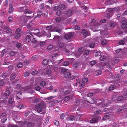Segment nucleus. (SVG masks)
Here are the masks:
<instances>
[{
  "label": "nucleus",
  "instance_id": "nucleus-1",
  "mask_svg": "<svg viewBox=\"0 0 127 127\" xmlns=\"http://www.w3.org/2000/svg\"><path fill=\"white\" fill-rule=\"evenodd\" d=\"M17 89H21L22 92L26 93H30L31 91L32 87L31 86L23 87H21L20 85H17L15 87Z\"/></svg>",
  "mask_w": 127,
  "mask_h": 127
},
{
  "label": "nucleus",
  "instance_id": "nucleus-2",
  "mask_svg": "<svg viewBox=\"0 0 127 127\" xmlns=\"http://www.w3.org/2000/svg\"><path fill=\"white\" fill-rule=\"evenodd\" d=\"M37 112L40 113L42 111L43 108V104L42 103H40L36 105L35 106Z\"/></svg>",
  "mask_w": 127,
  "mask_h": 127
},
{
  "label": "nucleus",
  "instance_id": "nucleus-3",
  "mask_svg": "<svg viewBox=\"0 0 127 127\" xmlns=\"http://www.w3.org/2000/svg\"><path fill=\"white\" fill-rule=\"evenodd\" d=\"M107 100H105L104 102H101L98 103V105L100 108H104L107 107L108 105L109 104L104 103L106 102V101Z\"/></svg>",
  "mask_w": 127,
  "mask_h": 127
},
{
  "label": "nucleus",
  "instance_id": "nucleus-4",
  "mask_svg": "<svg viewBox=\"0 0 127 127\" xmlns=\"http://www.w3.org/2000/svg\"><path fill=\"white\" fill-rule=\"evenodd\" d=\"M74 33L72 32H68L66 33L64 36V38L67 39H69L72 37Z\"/></svg>",
  "mask_w": 127,
  "mask_h": 127
},
{
  "label": "nucleus",
  "instance_id": "nucleus-5",
  "mask_svg": "<svg viewBox=\"0 0 127 127\" xmlns=\"http://www.w3.org/2000/svg\"><path fill=\"white\" fill-rule=\"evenodd\" d=\"M122 25L121 27L123 29H125L127 27V20H123L122 22Z\"/></svg>",
  "mask_w": 127,
  "mask_h": 127
},
{
  "label": "nucleus",
  "instance_id": "nucleus-6",
  "mask_svg": "<svg viewBox=\"0 0 127 127\" xmlns=\"http://www.w3.org/2000/svg\"><path fill=\"white\" fill-rule=\"evenodd\" d=\"M27 32L29 34H30L32 36V37H33V39L31 40L32 42V43L36 42L37 41V40L36 39L33 37V36L32 34V33H31L29 31L28 32V31H27Z\"/></svg>",
  "mask_w": 127,
  "mask_h": 127
},
{
  "label": "nucleus",
  "instance_id": "nucleus-7",
  "mask_svg": "<svg viewBox=\"0 0 127 127\" xmlns=\"http://www.w3.org/2000/svg\"><path fill=\"white\" fill-rule=\"evenodd\" d=\"M81 33H82L84 36L85 37L87 36L88 35V32L87 31L85 30H81Z\"/></svg>",
  "mask_w": 127,
  "mask_h": 127
},
{
  "label": "nucleus",
  "instance_id": "nucleus-8",
  "mask_svg": "<svg viewBox=\"0 0 127 127\" xmlns=\"http://www.w3.org/2000/svg\"><path fill=\"white\" fill-rule=\"evenodd\" d=\"M8 98V97H6L4 98L2 100H1V98H0V104L1 103H5L7 101Z\"/></svg>",
  "mask_w": 127,
  "mask_h": 127
},
{
  "label": "nucleus",
  "instance_id": "nucleus-9",
  "mask_svg": "<svg viewBox=\"0 0 127 127\" xmlns=\"http://www.w3.org/2000/svg\"><path fill=\"white\" fill-rule=\"evenodd\" d=\"M31 36L30 35H27L25 38V40L26 42H28L31 40Z\"/></svg>",
  "mask_w": 127,
  "mask_h": 127
},
{
  "label": "nucleus",
  "instance_id": "nucleus-10",
  "mask_svg": "<svg viewBox=\"0 0 127 127\" xmlns=\"http://www.w3.org/2000/svg\"><path fill=\"white\" fill-rule=\"evenodd\" d=\"M123 99V96H119L117 98V99L116 100H115V102L116 103L118 102V101H120L122 100Z\"/></svg>",
  "mask_w": 127,
  "mask_h": 127
},
{
  "label": "nucleus",
  "instance_id": "nucleus-11",
  "mask_svg": "<svg viewBox=\"0 0 127 127\" xmlns=\"http://www.w3.org/2000/svg\"><path fill=\"white\" fill-rule=\"evenodd\" d=\"M98 122V120L97 118H93L90 120V123L92 124L94 123H97Z\"/></svg>",
  "mask_w": 127,
  "mask_h": 127
},
{
  "label": "nucleus",
  "instance_id": "nucleus-12",
  "mask_svg": "<svg viewBox=\"0 0 127 127\" xmlns=\"http://www.w3.org/2000/svg\"><path fill=\"white\" fill-rule=\"evenodd\" d=\"M102 72L101 70H96L94 74L95 75L97 76L100 75Z\"/></svg>",
  "mask_w": 127,
  "mask_h": 127
},
{
  "label": "nucleus",
  "instance_id": "nucleus-13",
  "mask_svg": "<svg viewBox=\"0 0 127 127\" xmlns=\"http://www.w3.org/2000/svg\"><path fill=\"white\" fill-rule=\"evenodd\" d=\"M76 81H77V83H75L73 84V85L74 88H75L77 87V84H79L80 82L81 81V79L79 78H78V79H76Z\"/></svg>",
  "mask_w": 127,
  "mask_h": 127
},
{
  "label": "nucleus",
  "instance_id": "nucleus-14",
  "mask_svg": "<svg viewBox=\"0 0 127 127\" xmlns=\"http://www.w3.org/2000/svg\"><path fill=\"white\" fill-rule=\"evenodd\" d=\"M14 8L12 5L10 4L9 6L8 12L9 13H11L13 11Z\"/></svg>",
  "mask_w": 127,
  "mask_h": 127
},
{
  "label": "nucleus",
  "instance_id": "nucleus-15",
  "mask_svg": "<svg viewBox=\"0 0 127 127\" xmlns=\"http://www.w3.org/2000/svg\"><path fill=\"white\" fill-rule=\"evenodd\" d=\"M22 93V92H21V91L18 92L16 95L17 98L19 99L20 98Z\"/></svg>",
  "mask_w": 127,
  "mask_h": 127
},
{
  "label": "nucleus",
  "instance_id": "nucleus-16",
  "mask_svg": "<svg viewBox=\"0 0 127 127\" xmlns=\"http://www.w3.org/2000/svg\"><path fill=\"white\" fill-rule=\"evenodd\" d=\"M67 14L68 17L71 16L72 14V11L71 10H69L67 12Z\"/></svg>",
  "mask_w": 127,
  "mask_h": 127
},
{
  "label": "nucleus",
  "instance_id": "nucleus-17",
  "mask_svg": "<svg viewBox=\"0 0 127 127\" xmlns=\"http://www.w3.org/2000/svg\"><path fill=\"white\" fill-rule=\"evenodd\" d=\"M107 41L105 39H104L101 42V44L102 45H105L107 44Z\"/></svg>",
  "mask_w": 127,
  "mask_h": 127
},
{
  "label": "nucleus",
  "instance_id": "nucleus-18",
  "mask_svg": "<svg viewBox=\"0 0 127 127\" xmlns=\"http://www.w3.org/2000/svg\"><path fill=\"white\" fill-rule=\"evenodd\" d=\"M34 98V96L32 97L27 98V99H28L29 101L33 103Z\"/></svg>",
  "mask_w": 127,
  "mask_h": 127
},
{
  "label": "nucleus",
  "instance_id": "nucleus-19",
  "mask_svg": "<svg viewBox=\"0 0 127 127\" xmlns=\"http://www.w3.org/2000/svg\"><path fill=\"white\" fill-rule=\"evenodd\" d=\"M33 21L32 20L27 25L26 27L28 28H29L31 27L32 25Z\"/></svg>",
  "mask_w": 127,
  "mask_h": 127
},
{
  "label": "nucleus",
  "instance_id": "nucleus-20",
  "mask_svg": "<svg viewBox=\"0 0 127 127\" xmlns=\"http://www.w3.org/2000/svg\"><path fill=\"white\" fill-rule=\"evenodd\" d=\"M17 52V51H12L9 53L10 56H14V55H16Z\"/></svg>",
  "mask_w": 127,
  "mask_h": 127
},
{
  "label": "nucleus",
  "instance_id": "nucleus-21",
  "mask_svg": "<svg viewBox=\"0 0 127 127\" xmlns=\"http://www.w3.org/2000/svg\"><path fill=\"white\" fill-rule=\"evenodd\" d=\"M103 112L102 110H97L95 111V114L96 115L100 114L101 113Z\"/></svg>",
  "mask_w": 127,
  "mask_h": 127
},
{
  "label": "nucleus",
  "instance_id": "nucleus-22",
  "mask_svg": "<svg viewBox=\"0 0 127 127\" xmlns=\"http://www.w3.org/2000/svg\"><path fill=\"white\" fill-rule=\"evenodd\" d=\"M15 73H12L10 77L11 80H13L16 77Z\"/></svg>",
  "mask_w": 127,
  "mask_h": 127
},
{
  "label": "nucleus",
  "instance_id": "nucleus-23",
  "mask_svg": "<svg viewBox=\"0 0 127 127\" xmlns=\"http://www.w3.org/2000/svg\"><path fill=\"white\" fill-rule=\"evenodd\" d=\"M21 34L20 33H16V34L15 36V38L16 39L19 38L21 36Z\"/></svg>",
  "mask_w": 127,
  "mask_h": 127
},
{
  "label": "nucleus",
  "instance_id": "nucleus-24",
  "mask_svg": "<svg viewBox=\"0 0 127 127\" xmlns=\"http://www.w3.org/2000/svg\"><path fill=\"white\" fill-rule=\"evenodd\" d=\"M42 11H38L37 12V17L38 18L40 17L42 14Z\"/></svg>",
  "mask_w": 127,
  "mask_h": 127
},
{
  "label": "nucleus",
  "instance_id": "nucleus-25",
  "mask_svg": "<svg viewBox=\"0 0 127 127\" xmlns=\"http://www.w3.org/2000/svg\"><path fill=\"white\" fill-rule=\"evenodd\" d=\"M75 118L74 116H71L67 118V119L69 121H73L74 120Z\"/></svg>",
  "mask_w": 127,
  "mask_h": 127
},
{
  "label": "nucleus",
  "instance_id": "nucleus-26",
  "mask_svg": "<svg viewBox=\"0 0 127 127\" xmlns=\"http://www.w3.org/2000/svg\"><path fill=\"white\" fill-rule=\"evenodd\" d=\"M113 110V109L111 108H105L103 109V111L105 112H108V111H109L110 110L111 111Z\"/></svg>",
  "mask_w": 127,
  "mask_h": 127
},
{
  "label": "nucleus",
  "instance_id": "nucleus-27",
  "mask_svg": "<svg viewBox=\"0 0 127 127\" xmlns=\"http://www.w3.org/2000/svg\"><path fill=\"white\" fill-rule=\"evenodd\" d=\"M70 98V96H66L64 97V101H66L69 100Z\"/></svg>",
  "mask_w": 127,
  "mask_h": 127
},
{
  "label": "nucleus",
  "instance_id": "nucleus-28",
  "mask_svg": "<svg viewBox=\"0 0 127 127\" xmlns=\"http://www.w3.org/2000/svg\"><path fill=\"white\" fill-rule=\"evenodd\" d=\"M65 77L66 78H68L70 77L71 76V74L69 72H67L65 74Z\"/></svg>",
  "mask_w": 127,
  "mask_h": 127
},
{
  "label": "nucleus",
  "instance_id": "nucleus-29",
  "mask_svg": "<svg viewBox=\"0 0 127 127\" xmlns=\"http://www.w3.org/2000/svg\"><path fill=\"white\" fill-rule=\"evenodd\" d=\"M98 65L99 68H103L104 67V64L102 63H99L98 64Z\"/></svg>",
  "mask_w": 127,
  "mask_h": 127
},
{
  "label": "nucleus",
  "instance_id": "nucleus-30",
  "mask_svg": "<svg viewBox=\"0 0 127 127\" xmlns=\"http://www.w3.org/2000/svg\"><path fill=\"white\" fill-rule=\"evenodd\" d=\"M13 99L12 97H10L8 100L9 103L11 104L13 103Z\"/></svg>",
  "mask_w": 127,
  "mask_h": 127
},
{
  "label": "nucleus",
  "instance_id": "nucleus-31",
  "mask_svg": "<svg viewBox=\"0 0 127 127\" xmlns=\"http://www.w3.org/2000/svg\"><path fill=\"white\" fill-rule=\"evenodd\" d=\"M68 69L63 68H62L61 69V71L62 73H63L67 71Z\"/></svg>",
  "mask_w": 127,
  "mask_h": 127
},
{
  "label": "nucleus",
  "instance_id": "nucleus-32",
  "mask_svg": "<svg viewBox=\"0 0 127 127\" xmlns=\"http://www.w3.org/2000/svg\"><path fill=\"white\" fill-rule=\"evenodd\" d=\"M10 94V92L8 90L6 91L4 93V95L6 96L9 95Z\"/></svg>",
  "mask_w": 127,
  "mask_h": 127
},
{
  "label": "nucleus",
  "instance_id": "nucleus-33",
  "mask_svg": "<svg viewBox=\"0 0 127 127\" xmlns=\"http://www.w3.org/2000/svg\"><path fill=\"white\" fill-rule=\"evenodd\" d=\"M80 102L79 99H77L74 102V104L76 106H77L79 104Z\"/></svg>",
  "mask_w": 127,
  "mask_h": 127
},
{
  "label": "nucleus",
  "instance_id": "nucleus-34",
  "mask_svg": "<svg viewBox=\"0 0 127 127\" xmlns=\"http://www.w3.org/2000/svg\"><path fill=\"white\" fill-rule=\"evenodd\" d=\"M9 74L6 73H4L2 75V77L3 78H5L7 76H9Z\"/></svg>",
  "mask_w": 127,
  "mask_h": 127
},
{
  "label": "nucleus",
  "instance_id": "nucleus-35",
  "mask_svg": "<svg viewBox=\"0 0 127 127\" xmlns=\"http://www.w3.org/2000/svg\"><path fill=\"white\" fill-rule=\"evenodd\" d=\"M6 32L7 33L10 34L12 33V30L11 29H8L6 31Z\"/></svg>",
  "mask_w": 127,
  "mask_h": 127
},
{
  "label": "nucleus",
  "instance_id": "nucleus-36",
  "mask_svg": "<svg viewBox=\"0 0 127 127\" xmlns=\"http://www.w3.org/2000/svg\"><path fill=\"white\" fill-rule=\"evenodd\" d=\"M65 7L64 5L63 4H61L59 6V8L60 9L63 10L64 8Z\"/></svg>",
  "mask_w": 127,
  "mask_h": 127
},
{
  "label": "nucleus",
  "instance_id": "nucleus-37",
  "mask_svg": "<svg viewBox=\"0 0 127 127\" xmlns=\"http://www.w3.org/2000/svg\"><path fill=\"white\" fill-rule=\"evenodd\" d=\"M95 45V44L94 43H92L89 44V47L91 48H93L94 47Z\"/></svg>",
  "mask_w": 127,
  "mask_h": 127
},
{
  "label": "nucleus",
  "instance_id": "nucleus-38",
  "mask_svg": "<svg viewBox=\"0 0 127 127\" xmlns=\"http://www.w3.org/2000/svg\"><path fill=\"white\" fill-rule=\"evenodd\" d=\"M48 63V61L47 60H44L43 61V64L44 65H47Z\"/></svg>",
  "mask_w": 127,
  "mask_h": 127
},
{
  "label": "nucleus",
  "instance_id": "nucleus-39",
  "mask_svg": "<svg viewBox=\"0 0 127 127\" xmlns=\"http://www.w3.org/2000/svg\"><path fill=\"white\" fill-rule=\"evenodd\" d=\"M48 13L47 12L44 13L42 14V16L43 17L45 18H46L48 16Z\"/></svg>",
  "mask_w": 127,
  "mask_h": 127
},
{
  "label": "nucleus",
  "instance_id": "nucleus-40",
  "mask_svg": "<svg viewBox=\"0 0 127 127\" xmlns=\"http://www.w3.org/2000/svg\"><path fill=\"white\" fill-rule=\"evenodd\" d=\"M69 64V62L67 61L64 62L63 64V65L64 66H67Z\"/></svg>",
  "mask_w": 127,
  "mask_h": 127
},
{
  "label": "nucleus",
  "instance_id": "nucleus-41",
  "mask_svg": "<svg viewBox=\"0 0 127 127\" xmlns=\"http://www.w3.org/2000/svg\"><path fill=\"white\" fill-rule=\"evenodd\" d=\"M55 97V96H51L48 97H47L45 99L46 100H50L53 98H54Z\"/></svg>",
  "mask_w": 127,
  "mask_h": 127
},
{
  "label": "nucleus",
  "instance_id": "nucleus-42",
  "mask_svg": "<svg viewBox=\"0 0 127 127\" xmlns=\"http://www.w3.org/2000/svg\"><path fill=\"white\" fill-rule=\"evenodd\" d=\"M24 13L26 14L28 13L30 14L32 13L31 11H29L28 9H25Z\"/></svg>",
  "mask_w": 127,
  "mask_h": 127
},
{
  "label": "nucleus",
  "instance_id": "nucleus-43",
  "mask_svg": "<svg viewBox=\"0 0 127 127\" xmlns=\"http://www.w3.org/2000/svg\"><path fill=\"white\" fill-rule=\"evenodd\" d=\"M88 81V79L87 78H84L82 79V82L83 83H87Z\"/></svg>",
  "mask_w": 127,
  "mask_h": 127
},
{
  "label": "nucleus",
  "instance_id": "nucleus-44",
  "mask_svg": "<svg viewBox=\"0 0 127 127\" xmlns=\"http://www.w3.org/2000/svg\"><path fill=\"white\" fill-rule=\"evenodd\" d=\"M1 27L3 29L6 30L8 28V27L7 26L2 25L1 26Z\"/></svg>",
  "mask_w": 127,
  "mask_h": 127
},
{
  "label": "nucleus",
  "instance_id": "nucleus-45",
  "mask_svg": "<svg viewBox=\"0 0 127 127\" xmlns=\"http://www.w3.org/2000/svg\"><path fill=\"white\" fill-rule=\"evenodd\" d=\"M61 20V18L59 17H57L55 19L56 22H60Z\"/></svg>",
  "mask_w": 127,
  "mask_h": 127
},
{
  "label": "nucleus",
  "instance_id": "nucleus-46",
  "mask_svg": "<svg viewBox=\"0 0 127 127\" xmlns=\"http://www.w3.org/2000/svg\"><path fill=\"white\" fill-rule=\"evenodd\" d=\"M59 7L58 5L56 4L55 6L53 7V9L54 10H56L58 9Z\"/></svg>",
  "mask_w": 127,
  "mask_h": 127
},
{
  "label": "nucleus",
  "instance_id": "nucleus-47",
  "mask_svg": "<svg viewBox=\"0 0 127 127\" xmlns=\"http://www.w3.org/2000/svg\"><path fill=\"white\" fill-rule=\"evenodd\" d=\"M105 56H101L99 59L101 61H103L105 60Z\"/></svg>",
  "mask_w": 127,
  "mask_h": 127
},
{
  "label": "nucleus",
  "instance_id": "nucleus-48",
  "mask_svg": "<svg viewBox=\"0 0 127 127\" xmlns=\"http://www.w3.org/2000/svg\"><path fill=\"white\" fill-rule=\"evenodd\" d=\"M125 43L124 41L123 40H121L119 42V44L120 45H123Z\"/></svg>",
  "mask_w": 127,
  "mask_h": 127
},
{
  "label": "nucleus",
  "instance_id": "nucleus-49",
  "mask_svg": "<svg viewBox=\"0 0 127 127\" xmlns=\"http://www.w3.org/2000/svg\"><path fill=\"white\" fill-rule=\"evenodd\" d=\"M96 63V62L95 61H93L90 62V64L91 65H94Z\"/></svg>",
  "mask_w": 127,
  "mask_h": 127
},
{
  "label": "nucleus",
  "instance_id": "nucleus-50",
  "mask_svg": "<svg viewBox=\"0 0 127 127\" xmlns=\"http://www.w3.org/2000/svg\"><path fill=\"white\" fill-rule=\"evenodd\" d=\"M45 28L47 30H49L52 28V25L46 26L45 27Z\"/></svg>",
  "mask_w": 127,
  "mask_h": 127
},
{
  "label": "nucleus",
  "instance_id": "nucleus-51",
  "mask_svg": "<svg viewBox=\"0 0 127 127\" xmlns=\"http://www.w3.org/2000/svg\"><path fill=\"white\" fill-rule=\"evenodd\" d=\"M61 11L60 10H58L56 12V14L57 15L60 16L61 15Z\"/></svg>",
  "mask_w": 127,
  "mask_h": 127
},
{
  "label": "nucleus",
  "instance_id": "nucleus-52",
  "mask_svg": "<svg viewBox=\"0 0 127 127\" xmlns=\"http://www.w3.org/2000/svg\"><path fill=\"white\" fill-rule=\"evenodd\" d=\"M46 73L48 75H50L51 73V71L50 70H48L46 71Z\"/></svg>",
  "mask_w": 127,
  "mask_h": 127
},
{
  "label": "nucleus",
  "instance_id": "nucleus-53",
  "mask_svg": "<svg viewBox=\"0 0 127 127\" xmlns=\"http://www.w3.org/2000/svg\"><path fill=\"white\" fill-rule=\"evenodd\" d=\"M45 43L44 41L40 42H39L40 46H42L45 44Z\"/></svg>",
  "mask_w": 127,
  "mask_h": 127
},
{
  "label": "nucleus",
  "instance_id": "nucleus-54",
  "mask_svg": "<svg viewBox=\"0 0 127 127\" xmlns=\"http://www.w3.org/2000/svg\"><path fill=\"white\" fill-rule=\"evenodd\" d=\"M84 48L83 47H82L80 48L78 50L79 52H82L84 50Z\"/></svg>",
  "mask_w": 127,
  "mask_h": 127
},
{
  "label": "nucleus",
  "instance_id": "nucleus-55",
  "mask_svg": "<svg viewBox=\"0 0 127 127\" xmlns=\"http://www.w3.org/2000/svg\"><path fill=\"white\" fill-rule=\"evenodd\" d=\"M114 89V86H110L109 88V91H112Z\"/></svg>",
  "mask_w": 127,
  "mask_h": 127
},
{
  "label": "nucleus",
  "instance_id": "nucleus-56",
  "mask_svg": "<svg viewBox=\"0 0 127 127\" xmlns=\"http://www.w3.org/2000/svg\"><path fill=\"white\" fill-rule=\"evenodd\" d=\"M39 101V99L37 98L34 96V98L33 100V103L38 102Z\"/></svg>",
  "mask_w": 127,
  "mask_h": 127
},
{
  "label": "nucleus",
  "instance_id": "nucleus-57",
  "mask_svg": "<svg viewBox=\"0 0 127 127\" xmlns=\"http://www.w3.org/2000/svg\"><path fill=\"white\" fill-rule=\"evenodd\" d=\"M46 85V83L45 81H42L40 83V85L42 86H44Z\"/></svg>",
  "mask_w": 127,
  "mask_h": 127
},
{
  "label": "nucleus",
  "instance_id": "nucleus-58",
  "mask_svg": "<svg viewBox=\"0 0 127 127\" xmlns=\"http://www.w3.org/2000/svg\"><path fill=\"white\" fill-rule=\"evenodd\" d=\"M29 75V72L27 71H26L25 72V73L24 75V76L25 77H28Z\"/></svg>",
  "mask_w": 127,
  "mask_h": 127
},
{
  "label": "nucleus",
  "instance_id": "nucleus-59",
  "mask_svg": "<svg viewBox=\"0 0 127 127\" xmlns=\"http://www.w3.org/2000/svg\"><path fill=\"white\" fill-rule=\"evenodd\" d=\"M89 52V51L88 50H86L84 52V54L85 55L88 54Z\"/></svg>",
  "mask_w": 127,
  "mask_h": 127
},
{
  "label": "nucleus",
  "instance_id": "nucleus-60",
  "mask_svg": "<svg viewBox=\"0 0 127 127\" xmlns=\"http://www.w3.org/2000/svg\"><path fill=\"white\" fill-rule=\"evenodd\" d=\"M23 65V64L22 63H19L17 64V67H18L20 68L22 67Z\"/></svg>",
  "mask_w": 127,
  "mask_h": 127
},
{
  "label": "nucleus",
  "instance_id": "nucleus-61",
  "mask_svg": "<svg viewBox=\"0 0 127 127\" xmlns=\"http://www.w3.org/2000/svg\"><path fill=\"white\" fill-rule=\"evenodd\" d=\"M59 47H60L63 48H64L65 47L64 45V43H60L59 44Z\"/></svg>",
  "mask_w": 127,
  "mask_h": 127
},
{
  "label": "nucleus",
  "instance_id": "nucleus-62",
  "mask_svg": "<svg viewBox=\"0 0 127 127\" xmlns=\"http://www.w3.org/2000/svg\"><path fill=\"white\" fill-rule=\"evenodd\" d=\"M37 73V71L36 70H35L32 72V75H35Z\"/></svg>",
  "mask_w": 127,
  "mask_h": 127
},
{
  "label": "nucleus",
  "instance_id": "nucleus-63",
  "mask_svg": "<svg viewBox=\"0 0 127 127\" xmlns=\"http://www.w3.org/2000/svg\"><path fill=\"white\" fill-rule=\"evenodd\" d=\"M7 120V118H3L1 119V122L2 123H4Z\"/></svg>",
  "mask_w": 127,
  "mask_h": 127
},
{
  "label": "nucleus",
  "instance_id": "nucleus-64",
  "mask_svg": "<svg viewBox=\"0 0 127 127\" xmlns=\"http://www.w3.org/2000/svg\"><path fill=\"white\" fill-rule=\"evenodd\" d=\"M44 4L43 3H41V4L39 8L41 9H42L44 8Z\"/></svg>",
  "mask_w": 127,
  "mask_h": 127
}]
</instances>
